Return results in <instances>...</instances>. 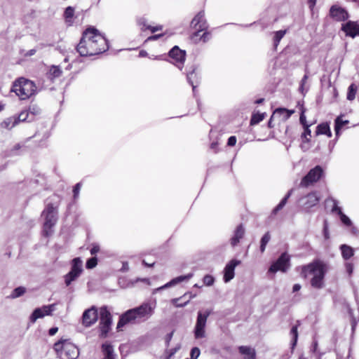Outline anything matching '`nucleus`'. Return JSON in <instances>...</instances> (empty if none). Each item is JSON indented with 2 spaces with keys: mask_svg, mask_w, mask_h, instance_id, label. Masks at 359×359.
Masks as SVG:
<instances>
[{
  "mask_svg": "<svg viewBox=\"0 0 359 359\" xmlns=\"http://www.w3.org/2000/svg\"><path fill=\"white\" fill-rule=\"evenodd\" d=\"M107 39L98 29L93 27L86 29L76 46V50L81 57L101 54L109 49Z\"/></svg>",
  "mask_w": 359,
  "mask_h": 359,
  "instance_id": "obj_1",
  "label": "nucleus"
},
{
  "mask_svg": "<svg viewBox=\"0 0 359 359\" xmlns=\"http://www.w3.org/2000/svg\"><path fill=\"white\" fill-rule=\"evenodd\" d=\"M155 309L156 303L147 302L137 307L128 310L120 316L116 328L119 330L130 323L147 321L153 316Z\"/></svg>",
  "mask_w": 359,
  "mask_h": 359,
  "instance_id": "obj_2",
  "label": "nucleus"
},
{
  "mask_svg": "<svg viewBox=\"0 0 359 359\" xmlns=\"http://www.w3.org/2000/svg\"><path fill=\"white\" fill-rule=\"evenodd\" d=\"M327 269L328 267L325 263L320 260H315L302 267V275L304 278L312 275L311 286L316 289H320L324 286V278Z\"/></svg>",
  "mask_w": 359,
  "mask_h": 359,
  "instance_id": "obj_3",
  "label": "nucleus"
},
{
  "mask_svg": "<svg viewBox=\"0 0 359 359\" xmlns=\"http://www.w3.org/2000/svg\"><path fill=\"white\" fill-rule=\"evenodd\" d=\"M11 91L21 100H27L37 93L35 83L27 79L20 78L16 80L12 86Z\"/></svg>",
  "mask_w": 359,
  "mask_h": 359,
  "instance_id": "obj_4",
  "label": "nucleus"
},
{
  "mask_svg": "<svg viewBox=\"0 0 359 359\" xmlns=\"http://www.w3.org/2000/svg\"><path fill=\"white\" fill-rule=\"evenodd\" d=\"M53 349L61 359H77L80 353L79 348L69 339H60L55 342Z\"/></svg>",
  "mask_w": 359,
  "mask_h": 359,
  "instance_id": "obj_5",
  "label": "nucleus"
},
{
  "mask_svg": "<svg viewBox=\"0 0 359 359\" xmlns=\"http://www.w3.org/2000/svg\"><path fill=\"white\" fill-rule=\"evenodd\" d=\"M42 216L45 221L43 226V235L46 237L50 236L53 233V227L57 222V208L52 203H48L42 212Z\"/></svg>",
  "mask_w": 359,
  "mask_h": 359,
  "instance_id": "obj_6",
  "label": "nucleus"
},
{
  "mask_svg": "<svg viewBox=\"0 0 359 359\" xmlns=\"http://www.w3.org/2000/svg\"><path fill=\"white\" fill-rule=\"evenodd\" d=\"M325 176V172L320 165H316L311 169L309 172L302 179L299 186L301 187H308L318 182Z\"/></svg>",
  "mask_w": 359,
  "mask_h": 359,
  "instance_id": "obj_7",
  "label": "nucleus"
},
{
  "mask_svg": "<svg viewBox=\"0 0 359 359\" xmlns=\"http://www.w3.org/2000/svg\"><path fill=\"white\" fill-rule=\"evenodd\" d=\"M112 316L107 306H102L100 309V336L105 338L111 330Z\"/></svg>",
  "mask_w": 359,
  "mask_h": 359,
  "instance_id": "obj_8",
  "label": "nucleus"
},
{
  "mask_svg": "<svg viewBox=\"0 0 359 359\" xmlns=\"http://www.w3.org/2000/svg\"><path fill=\"white\" fill-rule=\"evenodd\" d=\"M83 262L80 257H76L72 261L71 270L65 276V283L69 286L72 282L76 280L83 272Z\"/></svg>",
  "mask_w": 359,
  "mask_h": 359,
  "instance_id": "obj_9",
  "label": "nucleus"
},
{
  "mask_svg": "<svg viewBox=\"0 0 359 359\" xmlns=\"http://www.w3.org/2000/svg\"><path fill=\"white\" fill-rule=\"evenodd\" d=\"M191 27L196 29V31L192 34L191 39L197 41L196 38L199 36V33L207 30L208 28V25L205 18V13L203 11L198 12L195 15L191 22Z\"/></svg>",
  "mask_w": 359,
  "mask_h": 359,
  "instance_id": "obj_10",
  "label": "nucleus"
},
{
  "mask_svg": "<svg viewBox=\"0 0 359 359\" xmlns=\"http://www.w3.org/2000/svg\"><path fill=\"white\" fill-rule=\"evenodd\" d=\"M211 314L210 310H206L203 313L198 312L196 323L194 327V337L201 339L205 337V325L208 316Z\"/></svg>",
  "mask_w": 359,
  "mask_h": 359,
  "instance_id": "obj_11",
  "label": "nucleus"
},
{
  "mask_svg": "<svg viewBox=\"0 0 359 359\" xmlns=\"http://www.w3.org/2000/svg\"><path fill=\"white\" fill-rule=\"evenodd\" d=\"M290 266V257L286 252H283L279 258L271 264L269 271L271 273H276L278 271L286 272Z\"/></svg>",
  "mask_w": 359,
  "mask_h": 359,
  "instance_id": "obj_12",
  "label": "nucleus"
},
{
  "mask_svg": "<svg viewBox=\"0 0 359 359\" xmlns=\"http://www.w3.org/2000/svg\"><path fill=\"white\" fill-rule=\"evenodd\" d=\"M169 56L172 60L171 62L182 70L186 59L185 50H181L177 46H175L169 51Z\"/></svg>",
  "mask_w": 359,
  "mask_h": 359,
  "instance_id": "obj_13",
  "label": "nucleus"
},
{
  "mask_svg": "<svg viewBox=\"0 0 359 359\" xmlns=\"http://www.w3.org/2000/svg\"><path fill=\"white\" fill-rule=\"evenodd\" d=\"M55 308L56 304H52L34 309L29 317L30 323H34L39 318H43L46 316L52 315V313L55 310Z\"/></svg>",
  "mask_w": 359,
  "mask_h": 359,
  "instance_id": "obj_14",
  "label": "nucleus"
},
{
  "mask_svg": "<svg viewBox=\"0 0 359 359\" xmlns=\"http://www.w3.org/2000/svg\"><path fill=\"white\" fill-rule=\"evenodd\" d=\"M300 201L302 202V206L303 210L308 212L311 208L318 205L320 201V197L317 192L313 191L302 197Z\"/></svg>",
  "mask_w": 359,
  "mask_h": 359,
  "instance_id": "obj_15",
  "label": "nucleus"
},
{
  "mask_svg": "<svg viewBox=\"0 0 359 359\" xmlns=\"http://www.w3.org/2000/svg\"><path fill=\"white\" fill-rule=\"evenodd\" d=\"M98 318L97 310L95 306L86 309L82 315V324L88 327L96 323Z\"/></svg>",
  "mask_w": 359,
  "mask_h": 359,
  "instance_id": "obj_16",
  "label": "nucleus"
},
{
  "mask_svg": "<svg viewBox=\"0 0 359 359\" xmlns=\"http://www.w3.org/2000/svg\"><path fill=\"white\" fill-rule=\"evenodd\" d=\"M330 16L335 21H345L349 18L348 11L337 5H333L330 8Z\"/></svg>",
  "mask_w": 359,
  "mask_h": 359,
  "instance_id": "obj_17",
  "label": "nucleus"
},
{
  "mask_svg": "<svg viewBox=\"0 0 359 359\" xmlns=\"http://www.w3.org/2000/svg\"><path fill=\"white\" fill-rule=\"evenodd\" d=\"M341 30L344 31L346 36L354 38L359 36V24L354 21H348L342 25Z\"/></svg>",
  "mask_w": 359,
  "mask_h": 359,
  "instance_id": "obj_18",
  "label": "nucleus"
},
{
  "mask_svg": "<svg viewBox=\"0 0 359 359\" xmlns=\"http://www.w3.org/2000/svg\"><path fill=\"white\" fill-rule=\"evenodd\" d=\"M241 263L240 261L232 259L225 266L224 271V281L225 283L229 282L234 277V270L236 266Z\"/></svg>",
  "mask_w": 359,
  "mask_h": 359,
  "instance_id": "obj_19",
  "label": "nucleus"
},
{
  "mask_svg": "<svg viewBox=\"0 0 359 359\" xmlns=\"http://www.w3.org/2000/svg\"><path fill=\"white\" fill-rule=\"evenodd\" d=\"M196 67H191V69L187 73V79L189 83L192 86L193 92L195 93L196 88L200 82V77L196 72Z\"/></svg>",
  "mask_w": 359,
  "mask_h": 359,
  "instance_id": "obj_20",
  "label": "nucleus"
},
{
  "mask_svg": "<svg viewBox=\"0 0 359 359\" xmlns=\"http://www.w3.org/2000/svg\"><path fill=\"white\" fill-rule=\"evenodd\" d=\"M245 235V228L243 224H239L233 232V236L230 239V243L232 247L236 246L241 239L243 238Z\"/></svg>",
  "mask_w": 359,
  "mask_h": 359,
  "instance_id": "obj_21",
  "label": "nucleus"
},
{
  "mask_svg": "<svg viewBox=\"0 0 359 359\" xmlns=\"http://www.w3.org/2000/svg\"><path fill=\"white\" fill-rule=\"evenodd\" d=\"M192 277H193V273H189V274L184 275V276H180L178 277H176V278L172 279L170 282L167 283L164 285L158 287L157 289V290H163V289L167 288L168 287L173 286V285H176L177 283H181L182 281L188 280H189Z\"/></svg>",
  "mask_w": 359,
  "mask_h": 359,
  "instance_id": "obj_22",
  "label": "nucleus"
},
{
  "mask_svg": "<svg viewBox=\"0 0 359 359\" xmlns=\"http://www.w3.org/2000/svg\"><path fill=\"white\" fill-rule=\"evenodd\" d=\"M192 277H193V273H189V274L184 275V276H180L178 277H176V278L172 279L170 282L167 283L164 285L158 287L157 289V290H163V289L167 288L168 287L173 286V285H176L177 283H181L182 281L188 280H189Z\"/></svg>",
  "mask_w": 359,
  "mask_h": 359,
  "instance_id": "obj_23",
  "label": "nucleus"
},
{
  "mask_svg": "<svg viewBox=\"0 0 359 359\" xmlns=\"http://www.w3.org/2000/svg\"><path fill=\"white\" fill-rule=\"evenodd\" d=\"M102 350L104 354L103 359H116L114 347L111 344L106 342L102 346Z\"/></svg>",
  "mask_w": 359,
  "mask_h": 359,
  "instance_id": "obj_24",
  "label": "nucleus"
},
{
  "mask_svg": "<svg viewBox=\"0 0 359 359\" xmlns=\"http://www.w3.org/2000/svg\"><path fill=\"white\" fill-rule=\"evenodd\" d=\"M238 350L244 355V359H256V352L254 348L247 346H239Z\"/></svg>",
  "mask_w": 359,
  "mask_h": 359,
  "instance_id": "obj_25",
  "label": "nucleus"
},
{
  "mask_svg": "<svg viewBox=\"0 0 359 359\" xmlns=\"http://www.w3.org/2000/svg\"><path fill=\"white\" fill-rule=\"evenodd\" d=\"M316 133L318 135H326L328 137H332V132L327 123L319 124L316 128Z\"/></svg>",
  "mask_w": 359,
  "mask_h": 359,
  "instance_id": "obj_26",
  "label": "nucleus"
},
{
  "mask_svg": "<svg viewBox=\"0 0 359 359\" xmlns=\"http://www.w3.org/2000/svg\"><path fill=\"white\" fill-rule=\"evenodd\" d=\"M62 73V72L59 67L52 66L46 74V76L50 81H53L55 79L60 77Z\"/></svg>",
  "mask_w": 359,
  "mask_h": 359,
  "instance_id": "obj_27",
  "label": "nucleus"
},
{
  "mask_svg": "<svg viewBox=\"0 0 359 359\" xmlns=\"http://www.w3.org/2000/svg\"><path fill=\"white\" fill-rule=\"evenodd\" d=\"M75 10L74 8L72 6H68L65 8V13H64V18L65 19V21L67 23H68L69 25H72L73 23V17L74 15Z\"/></svg>",
  "mask_w": 359,
  "mask_h": 359,
  "instance_id": "obj_28",
  "label": "nucleus"
},
{
  "mask_svg": "<svg viewBox=\"0 0 359 359\" xmlns=\"http://www.w3.org/2000/svg\"><path fill=\"white\" fill-rule=\"evenodd\" d=\"M27 110L29 111L30 117V118H29V121H33L35 119V117L41 114V109L36 105L29 106Z\"/></svg>",
  "mask_w": 359,
  "mask_h": 359,
  "instance_id": "obj_29",
  "label": "nucleus"
},
{
  "mask_svg": "<svg viewBox=\"0 0 359 359\" xmlns=\"http://www.w3.org/2000/svg\"><path fill=\"white\" fill-rule=\"evenodd\" d=\"M348 123V121H343L341 116L337 117L334 121V130L337 137L339 135L341 128Z\"/></svg>",
  "mask_w": 359,
  "mask_h": 359,
  "instance_id": "obj_30",
  "label": "nucleus"
},
{
  "mask_svg": "<svg viewBox=\"0 0 359 359\" xmlns=\"http://www.w3.org/2000/svg\"><path fill=\"white\" fill-rule=\"evenodd\" d=\"M293 189H290L288 193L285 195V196L281 200V201L276 205V207L273 210V213L276 214L279 210H280L287 203L288 198L290 197Z\"/></svg>",
  "mask_w": 359,
  "mask_h": 359,
  "instance_id": "obj_31",
  "label": "nucleus"
},
{
  "mask_svg": "<svg viewBox=\"0 0 359 359\" xmlns=\"http://www.w3.org/2000/svg\"><path fill=\"white\" fill-rule=\"evenodd\" d=\"M341 255L344 259H348L353 255V250L350 246L342 245L341 246Z\"/></svg>",
  "mask_w": 359,
  "mask_h": 359,
  "instance_id": "obj_32",
  "label": "nucleus"
},
{
  "mask_svg": "<svg viewBox=\"0 0 359 359\" xmlns=\"http://www.w3.org/2000/svg\"><path fill=\"white\" fill-rule=\"evenodd\" d=\"M17 125V121L14 116L9 117L5 119L1 124V127L6 129H12Z\"/></svg>",
  "mask_w": 359,
  "mask_h": 359,
  "instance_id": "obj_33",
  "label": "nucleus"
},
{
  "mask_svg": "<svg viewBox=\"0 0 359 359\" xmlns=\"http://www.w3.org/2000/svg\"><path fill=\"white\" fill-rule=\"evenodd\" d=\"M357 90V86L355 83H351L348 88L346 96L347 100L349 101H353L355 98Z\"/></svg>",
  "mask_w": 359,
  "mask_h": 359,
  "instance_id": "obj_34",
  "label": "nucleus"
},
{
  "mask_svg": "<svg viewBox=\"0 0 359 359\" xmlns=\"http://www.w3.org/2000/svg\"><path fill=\"white\" fill-rule=\"evenodd\" d=\"M326 202L327 203L331 202L332 203V210H331L332 212L337 213V214H338V215L342 212L341 208L339 207V205H338L339 202L337 200L334 199V198L330 197L326 200Z\"/></svg>",
  "mask_w": 359,
  "mask_h": 359,
  "instance_id": "obj_35",
  "label": "nucleus"
},
{
  "mask_svg": "<svg viewBox=\"0 0 359 359\" xmlns=\"http://www.w3.org/2000/svg\"><path fill=\"white\" fill-rule=\"evenodd\" d=\"M15 119L17 121V124H18L20 122H25V121H29V114L27 110H23L22 111L18 116H14Z\"/></svg>",
  "mask_w": 359,
  "mask_h": 359,
  "instance_id": "obj_36",
  "label": "nucleus"
},
{
  "mask_svg": "<svg viewBox=\"0 0 359 359\" xmlns=\"http://www.w3.org/2000/svg\"><path fill=\"white\" fill-rule=\"evenodd\" d=\"M271 239V235L269 233V232H266L262 238L261 239V244H260V251L262 252H264L265 249H266V246L267 245V243H269V241H270Z\"/></svg>",
  "mask_w": 359,
  "mask_h": 359,
  "instance_id": "obj_37",
  "label": "nucleus"
},
{
  "mask_svg": "<svg viewBox=\"0 0 359 359\" xmlns=\"http://www.w3.org/2000/svg\"><path fill=\"white\" fill-rule=\"evenodd\" d=\"M290 334L292 336L291 345L293 348L296 346L298 339L297 325H294L292 327Z\"/></svg>",
  "mask_w": 359,
  "mask_h": 359,
  "instance_id": "obj_38",
  "label": "nucleus"
},
{
  "mask_svg": "<svg viewBox=\"0 0 359 359\" xmlns=\"http://www.w3.org/2000/svg\"><path fill=\"white\" fill-rule=\"evenodd\" d=\"M187 293H185L183 296L179 297V298H175L172 299V303L175 305L176 307H184L186 306L189 302V299L185 301V302H181L182 299H184L187 296Z\"/></svg>",
  "mask_w": 359,
  "mask_h": 359,
  "instance_id": "obj_39",
  "label": "nucleus"
},
{
  "mask_svg": "<svg viewBox=\"0 0 359 359\" xmlns=\"http://www.w3.org/2000/svg\"><path fill=\"white\" fill-rule=\"evenodd\" d=\"M285 33H286L285 30H279L274 33L273 41H274V46L275 47L278 46L280 40L285 36Z\"/></svg>",
  "mask_w": 359,
  "mask_h": 359,
  "instance_id": "obj_40",
  "label": "nucleus"
},
{
  "mask_svg": "<svg viewBox=\"0 0 359 359\" xmlns=\"http://www.w3.org/2000/svg\"><path fill=\"white\" fill-rule=\"evenodd\" d=\"M264 118V114H256L252 116L250 119V125H256L261 122Z\"/></svg>",
  "mask_w": 359,
  "mask_h": 359,
  "instance_id": "obj_41",
  "label": "nucleus"
},
{
  "mask_svg": "<svg viewBox=\"0 0 359 359\" xmlns=\"http://www.w3.org/2000/svg\"><path fill=\"white\" fill-rule=\"evenodd\" d=\"M25 292L26 289L24 287H18L12 292L11 297L17 298L24 294Z\"/></svg>",
  "mask_w": 359,
  "mask_h": 359,
  "instance_id": "obj_42",
  "label": "nucleus"
},
{
  "mask_svg": "<svg viewBox=\"0 0 359 359\" xmlns=\"http://www.w3.org/2000/svg\"><path fill=\"white\" fill-rule=\"evenodd\" d=\"M294 113V110L293 109L290 110L285 108H278L274 111L273 115L277 114H287V117H290Z\"/></svg>",
  "mask_w": 359,
  "mask_h": 359,
  "instance_id": "obj_43",
  "label": "nucleus"
},
{
  "mask_svg": "<svg viewBox=\"0 0 359 359\" xmlns=\"http://www.w3.org/2000/svg\"><path fill=\"white\" fill-rule=\"evenodd\" d=\"M196 39H197V41H194L195 43H198L201 41H202L203 43H205L210 39V33L205 30L201 36H198Z\"/></svg>",
  "mask_w": 359,
  "mask_h": 359,
  "instance_id": "obj_44",
  "label": "nucleus"
},
{
  "mask_svg": "<svg viewBox=\"0 0 359 359\" xmlns=\"http://www.w3.org/2000/svg\"><path fill=\"white\" fill-rule=\"evenodd\" d=\"M97 264V259L95 257L88 259L86 264V267L88 269L95 268Z\"/></svg>",
  "mask_w": 359,
  "mask_h": 359,
  "instance_id": "obj_45",
  "label": "nucleus"
},
{
  "mask_svg": "<svg viewBox=\"0 0 359 359\" xmlns=\"http://www.w3.org/2000/svg\"><path fill=\"white\" fill-rule=\"evenodd\" d=\"M339 216L340 217V219H341V222L344 225L348 226H352L351 220L350 219V218L348 217H347L345 214H344L343 212L341 214H339Z\"/></svg>",
  "mask_w": 359,
  "mask_h": 359,
  "instance_id": "obj_46",
  "label": "nucleus"
},
{
  "mask_svg": "<svg viewBox=\"0 0 359 359\" xmlns=\"http://www.w3.org/2000/svg\"><path fill=\"white\" fill-rule=\"evenodd\" d=\"M201 354V351L198 347H194L191 348L190 352L191 358L189 359H197Z\"/></svg>",
  "mask_w": 359,
  "mask_h": 359,
  "instance_id": "obj_47",
  "label": "nucleus"
},
{
  "mask_svg": "<svg viewBox=\"0 0 359 359\" xmlns=\"http://www.w3.org/2000/svg\"><path fill=\"white\" fill-rule=\"evenodd\" d=\"M180 348V345H177L175 348H170L169 350H166V353L168 354L166 359H170Z\"/></svg>",
  "mask_w": 359,
  "mask_h": 359,
  "instance_id": "obj_48",
  "label": "nucleus"
},
{
  "mask_svg": "<svg viewBox=\"0 0 359 359\" xmlns=\"http://www.w3.org/2000/svg\"><path fill=\"white\" fill-rule=\"evenodd\" d=\"M203 283L207 285V286H211L212 285H213L214 283V281H215V279L214 278L210 276V275H205L204 277H203Z\"/></svg>",
  "mask_w": 359,
  "mask_h": 359,
  "instance_id": "obj_49",
  "label": "nucleus"
},
{
  "mask_svg": "<svg viewBox=\"0 0 359 359\" xmlns=\"http://www.w3.org/2000/svg\"><path fill=\"white\" fill-rule=\"evenodd\" d=\"M304 128V131L302 135V137L306 139V142H309V139L307 137L308 136H311V131L309 129V126H306Z\"/></svg>",
  "mask_w": 359,
  "mask_h": 359,
  "instance_id": "obj_50",
  "label": "nucleus"
},
{
  "mask_svg": "<svg viewBox=\"0 0 359 359\" xmlns=\"http://www.w3.org/2000/svg\"><path fill=\"white\" fill-rule=\"evenodd\" d=\"M81 187V183L79 182L75 184L73 189L74 198L76 199L79 197L80 189Z\"/></svg>",
  "mask_w": 359,
  "mask_h": 359,
  "instance_id": "obj_51",
  "label": "nucleus"
},
{
  "mask_svg": "<svg viewBox=\"0 0 359 359\" xmlns=\"http://www.w3.org/2000/svg\"><path fill=\"white\" fill-rule=\"evenodd\" d=\"M305 109L304 107L302 108V113L300 114V117H299V121L300 123L303 125L304 127H305L306 126H309L307 123H306V116H305Z\"/></svg>",
  "mask_w": 359,
  "mask_h": 359,
  "instance_id": "obj_52",
  "label": "nucleus"
},
{
  "mask_svg": "<svg viewBox=\"0 0 359 359\" xmlns=\"http://www.w3.org/2000/svg\"><path fill=\"white\" fill-rule=\"evenodd\" d=\"M308 78H309V76H308V73L306 72V74L303 76V78L301 80L299 90L302 93H304V86L305 83H306Z\"/></svg>",
  "mask_w": 359,
  "mask_h": 359,
  "instance_id": "obj_53",
  "label": "nucleus"
},
{
  "mask_svg": "<svg viewBox=\"0 0 359 359\" xmlns=\"http://www.w3.org/2000/svg\"><path fill=\"white\" fill-rule=\"evenodd\" d=\"M146 29H149L152 33H154V32H156L157 31L162 30L163 26L162 25H158V26L153 27V26L148 25L146 27Z\"/></svg>",
  "mask_w": 359,
  "mask_h": 359,
  "instance_id": "obj_54",
  "label": "nucleus"
},
{
  "mask_svg": "<svg viewBox=\"0 0 359 359\" xmlns=\"http://www.w3.org/2000/svg\"><path fill=\"white\" fill-rule=\"evenodd\" d=\"M100 251V246L97 243L92 244V248L90 249V254L94 255Z\"/></svg>",
  "mask_w": 359,
  "mask_h": 359,
  "instance_id": "obj_55",
  "label": "nucleus"
},
{
  "mask_svg": "<svg viewBox=\"0 0 359 359\" xmlns=\"http://www.w3.org/2000/svg\"><path fill=\"white\" fill-rule=\"evenodd\" d=\"M173 336V331L167 334L165 338V346L168 347Z\"/></svg>",
  "mask_w": 359,
  "mask_h": 359,
  "instance_id": "obj_56",
  "label": "nucleus"
},
{
  "mask_svg": "<svg viewBox=\"0 0 359 359\" xmlns=\"http://www.w3.org/2000/svg\"><path fill=\"white\" fill-rule=\"evenodd\" d=\"M236 137L235 136H231L228 139L227 144L228 146L233 147L236 144Z\"/></svg>",
  "mask_w": 359,
  "mask_h": 359,
  "instance_id": "obj_57",
  "label": "nucleus"
},
{
  "mask_svg": "<svg viewBox=\"0 0 359 359\" xmlns=\"http://www.w3.org/2000/svg\"><path fill=\"white\" fill-rule=\"evenodd\" d=\"M163 36H164V34H159L152 35L151 36H149L147 38V41H155V40H157V39H160Z\"/></svg>",
  "mask_w": 359,
  "mask_h": 359,
  "instance_id": "obj_58",
  "label": "nucleus"
},
{
  "mask_svg": "<svg viewBox=\"0 0 359 359\" xmlns=\"http://www.w3.org/2000/svg\"><path fill=\"white\" fill-rule=\"evenodd\" d=\"M346 271L348 272V273L349 275H351V273H353V265L351 263H347L346 264Z\"/></svg>",
  "mask_w": 359,
  "mask_h": 359,
  "instance_id": "obj_59",
  "label": "nucleus"
},
{
  "mask_svg": "<svg viewBox=\"0 0 359 359\" xmlns=\"http://www.w3.org/2000/svg\"><path fill=\"white\" fill-rule=\"evenodd\" d=\"M210 149L213 150L214 152L217 153L218 151V143L217 142H212L210 144Z\"/></svg>",
  "mask_w": 359,
  "mask_h": 359,
  "instance_id": "obj_60",
  "label": "nucleus"
},
{
  "mask_svg": "<svg viewBox=\"0 0 359 359\" xmlns=\"http://www.w3.org/2000/svg\"><path fill=\"white\" fill-rule=\"evenodd\" d=\"M57 330L58 328L57 327H51L48 331V334L50 336H53L57 333Z\"/></svg>",
  "mask_w": 359,
  "mask_h": 359,
  "instance_id": "obj_61",
  "label": "nucleus"
},
{
  "mask_svg": "<svg viewBox=\"0 0 359 359\" xmlns=\"http://www.w3.org/2000/svg\"><path fill=\"white\" fill-rule=\"evenodd\" d=\"M351 226V233H353V235H358L359 233V231L357 229V227H355L354 226Z\"/></svg>",
  "mask_w": 359,
  "mask_h": 359,
  "instance_id": "obj_62",
  "label": "nucleus"
},
{
  "mask_svg": "<svg viewBox=\"0 0 359 359\" xmlns=\"http://www.w3.org/2000/svg\"><path fill=\"white\" fill-rule=\"evenodd\" d=\"M302 286L300 284H294L292 287L293 292H297L301 289Z\"/></svg>",
  "mask_w": 359,
  "mask_h": 359,
  "instance_id": "obj_63",
  "label": "nucleus"
},
{
  "mask_svg": "<svg viewBox=\"0 0 359 359\" xmlns=\"http://www.w3.org/2000/svg\"><path fill=\"white\" fill-rule=\"evenodd\" d=\"M324 236H325V238H329L328 229H327V226L326 222H325V226H324Z\"/></svg>",
  "mask_w": 359,
  "mask_h": 359,
  "instance_id": "obj_64",
  "label": "nucleus"
}]
</instances>
